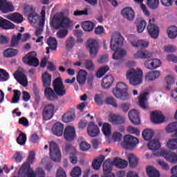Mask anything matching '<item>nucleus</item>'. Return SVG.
Returning a JSON list of instances; mask_svg holds the SVG:
<instances>
[{"label": "nucleus", "mask_w": 177, "mask_h": 177, "mask_svg": "<svg viewBox=\"0 0 177 177\" xmlns=\"http://www.w3.org/2000/svg\"><path fill=\"white\" fill-rule=\"evenodd\" d=\"M87 48L89 50L91 57L93 58L97 56V50L99 49V42L93 39H88L87 41Z\"/></svg>", "instance_id": "obj_10"}, {"label": "nucleus", "mask_w": 177, "mask_h": 177, "mask_svg": "<svg viewBox=\"0 0 177 177\" xmlns=\"http://www.w3.org/2000/svg\"><path fill=\"white\" fill-rule=\"evenodd\" d=\"M14 77L16 79L17 82L22 85V86H27L28 85V82L27 81V77H26V75L24 73L20 71H17L14 73Z\"/></svg>", "instance_id": "obj_21"}, {"label": "nucleus", "mask_w": 177, "mask_h": 177, "mask_svg": "<svg viewBox=\"0 0 177 177\" xmlns=\"http://www.w3.org/2000/svg\"><path fill=\"white\" fill-rule=\"evenodd\" d=\"M148 34L153 39H157L158 38V35L160 34V28L156 24H151V19H149V24L147 27Z\"/></svg>", "instance_id": "obj_13"}, {"label": "nucleus", "mask_w": 177, "mask_h": 177, "mask_svg": "<svg viewBox=\"0 0 177 177\" xmlns=\"http://www.w3.org/2000/svg\"><path fill=\"white\" fill-rule=\"evenodd\" d=\"M81 26L84 31L86 32H91L95 28V24L91 21H84L82 22Z\"/></svg>", "instance_id": "obj_31"}, {"label": "nucleus", "mask_w": 177, "mask_h": 177, "mask_svg": "<svg viewBox=\"0 0 177 177\" xmlns=\"http://www.w3.org/2000/svg\"><path fill=\"white\" fill-rule=\"evenodd\" d=\"M41 80L43 82V86L46 88L44 89V96L46 99L50 101L56 100V99H57L56 93L53 91V89H52V88L49 87L50 84H52V75L47 72H45L41 75Z\"/></svg>", "instance_id": "obj_3"}, {"label": "nucleus", "mask_w": 177, "mask_h": 177, "mask_svg": "<svg viewBox=\"0 0 177 177\" xmlns=\"http://www.w3.org/2000/svg\"><path fill=\"white\" fill-rule=\"evenodd\" d=\"M167 148L169 150L177 149V138L169 139L167 142Z\"/></svg>", "instance_id": "obj_49"}, {"label": "nucleus", "mask_w": 177, "mask_h": 177, "mask_svg": "<svg viewBox=\"0 0 177 177\" xmlns=\"http://www.w3.org/2000/svg\"><path fill=\"white\" fill-rule=\"evenodd\" d=\"M64 129V125L57 122L53 126L51 131L53 135H55V136H62V135H63Z\"/></svg>", "instance_id": "obj_28"}, {"label": "nucleus", "mask_w": 177, "mask_h": 177, "mask_svg": "<svg viewBox=\"0 0 177 177\" xmlns=\"http://www.w3.org/2000/svg\"><path fill=\"white\" fill-rule=\"evenodd\" d=\"M51 26L55 30H59L57 32V37L59 39L66 38L67 34H68V30L71 27V21L68 17L64 16V14L62 12L57 13L53 17L51 21Z\"/></svg>", "instance_id": "obj_1"}, {"label": "nucleus", "mask_w": 177, "mask_h": 177, "mask_svg": "<svg viewBox=\"0 0 177 177\" xmlns=\"http://www.w3.org/2000/svg\"><path fill=\"white\" fill-rule=\"evenodd\" d=\"M151 121L153 124L158 125L165 122V117L162 115L161 112L156 111L151 113Z\"/></svg>", "instance_id": "obj_17"}, {"label": "nucleus", "mask_w": 177, "mask_h": 177, "mask_svg": "<svg viewBox=\"0 0 177 177\" xmlns=\"http://www.w3.org/2000/svg\"><path fill=\"white\" fill-rule=\"evenodd\" d=\"M9 80V73L5 69L0 68V81L1 82H5Z\"/></svg>", "instance_id": "obj_57"}, {"label": "nucleus", "mask_w": 177, "mask_h": 177, "mask_svg": "<svg viewBox=\"0 0 177 177\" xmlns=\"http://www.w3.org/2000/svg\"><path fill=\"white\" fill-rule=\"evenodd\" d=\"M166 131L169 133H174L173 138H177V122L170 123L167 127Z\"/></svg>", "instance_id": "obj_36"}, {"label": "nucleus", "mask_w": 177, "mask_h": 177, "mask_svg": "<svg viewBox=\"0 0 177 177\" xmlns=\"http://www.w3.org/2000/svg\"><path fill=\"white\" fill-rule=\"evenodd\" d=\"M80 148L82 151H88L91 149V145L87 142L83 141L80 144Z\"/></svg>", "instance_id": "obj_61"}, {"label": "nucleus", "mask_w": 177, "mask_h": 177, "mask_svg": "<svg viewBox=\"0 0 177 177\" xmlns=\"http://www.w3.org/2000/svg\"><path fill=\"white\" fill-rule=\"evenodd\" d=\"M128 41H130L133 48H147L149 42L144 40H138V37L131 35L128 37Z\"/></svg>", "instance_id": "obj_11"}, {"label": "nucleus", "mask_w": 177, "mask_h": 177, "mask_svg": "<svg viewBox=\"0 0 177 177\" xmlns=\"http://www.w3.org/2000/svg\"><path fill=\"white\" fill-rule=\"evenodd\" d=\"M26 142H27V135L24 133H19L18 138H17V143L20 146H24V145H26Z\"/></svg>", "instance_id": "obj_51"}, {"label": "nucleus", "mask_w": 177, "mask_h": 177, "mask_svg": "<svg viewBox=\"0 0 177 177\" xmlns=\"http://www.w3.org/2000/svg\"><path fill=\"white\" fill-rule=\"evenodd\" d=\"M35 56H37V53L31 51L22 58V61L24 64H28L31 67H38L39 66V60Z\"/></svg>", "instance_id": "obj_9"}, {"label": "nucleus", "mask_w": 177, "mask_h": 177, "mask_svg": "<svg viewBox=\"0 0 177 177\" xmlns=\"http://www.w3.org/2000/svg\"><path fill=\"white\" fill-rule=\"evenodd\" d=\"M128 115L129 120L133 125H140V117L138 110L133 109L129 111Z\"/></svg>", "instance_id": "obj_22"}, {"label": "nucleus", "mask_w": 177, "mask_h": 177, "mask_svg": "<svg viewBox=\"0 0 177 177\" xmlns=\"http://www.w3.org/2000/svg\"><path fill=\"white\" fill-rule=\"evenodd\" d=\"M24 9L26 13H29L28 15V20H29L30 24L34 23V20H37V19H38L39 16L35 13V8H34V6L26 5Z\"/></svg>", "instance_id": "obj_14"}, {"label": "nucleus", "mask_w": 177, "mask_h": 177, "mask_svg": "<svg viewBox=\"0 0 177 177\" xmlns=\"http://www.w3.org/2000/svg\"><path fill=\"white\" fill-rule=\"evenodd\" d=\"M123 44L124 37L121 35V33L115 32L112 35L110 42L111 50H115L113 55V59L114 60H120V59H122L127 55V51L124 49H120Z\"/></svg>", "instance_id": "obj_2"}, {"label": "nucleus", "mask_w": 177, "mask_h": 177, "mask_svg": "<svg viewBox=\"0 0 177 177\" xmlns=\"http://www.w3.org/2000/svg\"><path fill=\"white\" fill-rule=\"evenodd\" d=\"M75 129L73 126H68L64 131V138L66 142H73L75 138Z\"/></svg>", "instance_id": "obj_15"}, {"label": "nucleus", "mask_w": 177, "mask_h": 177, "mask_svg": "<svg viewBox=\"0 0 177 177\" xmlns=\"http://www.w3.org/2000/svg\"><path fill=\"white\" fill-rule=\"evenodd\" d=\"M94 100L98 106H103V94H95Z\"/></svg>", "instance_id": "obj_60"}, {"label": "nucleus", "mask_w": 177, "mask_h": 177, "mask_svg": "<svg viewBox=\"0 0 177 177\" xmlns=\"http://www.w3.org/2000/svg\"><path fill=\"white\" fill-rule=\"evenodd\" d=\"M32 170L30 163L26 162L21 165L18 171V177H26L27 175Z\"/></svg>", "instance_id": "obj_25"}, {"label": "nucleus", "mask_w": 177, "mask_h": 177, "mask_svg": "<svg viewBox=\"0 0 177 177\" xmlns=\"http://www.w3.org/2000/svg\"><path fill=\"white\" fill-rule=\"evenodd\" d=\"M162 157H164L167 161L171 162V164H176L177 162V154L174 152H169L167 150H162L160 152Z\"/></svg>", "instance_id": "obj_19"}, {"label": "nucleus", "mask_w": 177, "mask_h": 177, "mask_svg": "<svg viewBox=\"0 0 177 177\" xmlns=\"http://www.w3.org/2000/svg\"><path fill=\"white\" fill-rule=\"evenodd\" d=\"M128 89V86L125 83L118 82L113 89V94L119 100H128L129 99Z\"/></svg>", "instance_id": "obj_5"}, {"label": "nucleus", "mask_w": 177, "mask_h": 177, "mask_svg": "<svg viewBox=\"0 0 177 177\" xmlns=\"http://www.w3.org/2000/svg\"><path fill=\"white\" fill-rule=\"evenodd\" d=\"M147 95H149V93L147 92H145L140 95L138 104L142 109H147V106H146V103H147Z\"/></svg>", "instance_id": "obj_33"}, {"label": "nucleus", "mask_w": 177, "mask_h": 177, "mask_svg": "<svg viewBox=\"0 0 177 177\" xmlns=\"http://www.w3.org/2000/svg\"><path fill=\"white\" fill-rule=\"evenodd\" d=\"M147 174L149 177H160V171L153 166L147 167Z\"/></svg>", "instance_id": "obj_40"}, {"label": "nucleus", "mask_w": 177, "mask_h": 177, "mask_svg": "<svg viewBox=\"0 0 177 177\" xmlns=\"http://www.w3.org/2000/svg\"><path fill=\"white\" fill-rule=\"evenodd\" d=\"M105 103L108 106H112L115 109L118 107V104H117V100L114 99L113 97H107L105 98Z\"/></svg>", "instance_id": "obj_52"}, {"label": "nucleus", "mask_w": 177, "mask_h": 177, "mask_svg": "<svg viewBox=\"0 0 177 177\" xmlns=\"http://www.w3.org/2000/svg\"><path fill=\"white\" fill-rule=\"evenodd\" d=\"M109 122H111L113 125H121L125 124V118L117 114H110L109 115Z\"/></svg>", "instance_id": "obj_18"}, {"label": "nucleus", "mask_w": 177, "mask_h": 177, "mask_svg": "<svg viewBox=\"0 0 177 177\" xmlns=\"http://www.w3.org/2000/svg\"><path fill=\"white\" fill-rule=\"evenodd\" d=\"M7 19L11 21H13L14 23H17L18 24L23 23V15L19 12L12 13L8 15Z\"/></svg>", "instance_id": "obj_30"}, {"label": "nucleus", "mask_w": 177, "mask_h": 177, "mask_svg": "<svg viewBox=\"0 0 177 177\" xmlns=\"http://www.w3.org/2000/svg\"><path fill=\"white\" fill-rule=\"evenodd\" d=\"M161 75V73L158 71H153L147 73L145 75V80L147 81H154V80L158 78Z\"/></svg>", "instance_id": "obj_35"}, {"label": "nucleus", "mask_w": 177, "mask_h": 177, "mask_svg": "<svg viewBox=\"0 0 177 177\" xmlns=\"http://www.w3.org/2000/svg\"><path fill=\"white\" fill-rule=\"evenodd\" d=\"M146 26H147V22L145 20H141L137 24V31L138 32H143L145 31V28H146Z\"/></svg>", "instance_id": "obj_55"}, {"label": "nucleus", "mask_w": 177, "mask_h": 177, "mask_svg": "<svg viewBox=\"0 0 177 177\" xmlns=\"http://www.w3.org/2000/svg\"><path fill=\"white\" fill-rule=\"evenodd\" d=\"M102 131L105 136H110L111 135V124L107 122L103 123Z\"/></svg>", "instance_id": "obj_46"}, {"label": "nucleus", "mask_w": 177, "mask_h": 177, "mask_svg": "<svg viewBox=\"0 0 177 177\" xmlns=\"http://www.w3.org/2000/svg\"><path fill=\"white\" fill-rule=\"evenodd\" d=\"M53 88L55 95L59 96L60 97L66 95L67 93V90L66 89V86L63 84V81L62 80V77H57L53 82Z\"/></svg>", "instance_id": "obj_6"}, {"label": "nucleus", "mask_w": 177, "mask_h": 177, "mask_svg": "<svg viewBox=\"0 0 177 177\" xmlns=\"http://www.w3.org/2000/svg\"><path fill=\"white\" fill-rule=\"evenodd\" d=\"M138 143H139V139H138L136 137H133L131 135H126L124 137L122 146L125 150H131V149H133V147H135Z\"/></svg>", "instance_id": "obj_8"}, {"label": "nucleus", "mask_w": 177, "mask_h": 177, "mask_svg": "<svg viewBox=\"0 0 177 177\" xmlns=\"http://www.w3.org/2000/svg\"><path fill=\"white\" fill-rule=\"evenodd\" d=\"M127 157L129 162V166L131 168L136 167L139 162V160H138V158H136V156H135L133 153H131V154H129Z\"/></svg>", "instance_id": "obj_39"}, {"label": "nucleus", "mask_w": 177, "mask_h": 177, "mask_svg": "<svg viewBox=\"0 0 177 177\" xmlns=\"http://www.w3.org/2000/svg\"><path fill=\"white\" fill-rule=\"evenodd\" d=\"M113 164L118 168H127L128 167V162L119 158H115L113 159Z\"/></svg>", "instance_id": "obj_37"}, {"label": "nucleus", "mask_w": 177, "mask_h": 177, "mask_svg": "<svg viewBox=\"0 0 177 177\" xmlns=\"http://www.w3.org/2000/svg\"><path fill=\"white\" fill-rule=\"evenodd\" d=\"M21 37H22V35L20 32H19L17 35H14L11 39L10 47L17 48V46H19V41L21 39Z\"/></svg>", "instance_id": "obj_42"}, {"label": "nucleus", "mask_w": 177, "mask_h": 177, "mask_svg": "<svg viewBox=\"0 0 177 177\" xmlns=\"http://www.w3.org/2000/svg\"><path fill=\"white\" fill-rule=\"evenodd\" d=\"M19 54V50L15 48H7L3 52L4 57H15V56H17Z\"/></svg>", "instance_id": "obj_38"}, {"label": "nucleus", "mask_w": 177, "mask_h": 177, "mask_svg": "<svg viewBox=\"0 0 177 177\" xmlns=\"http://www.w3.org/2000/svg\"><path fill=\"white\" fill-rule=\"evenodd\" d=\"M56 177H67V175L66 174V171H64V169H63V168L59 167L57 170Z\"/></svg>", "instance_id": "obj_64"}, {"label": "nucleus", "mask_w": 177, "mask_h": 177, "mask_svg": "<svg viewBox=\"0 0 177 177\" xmlns=\"http://www.w3.org/2000/svg\"><path fill=\"white\" fill-rule=\"evenodd\" d=\"M13 92L14 95L12 97V103H19V101L20 100V96L21 95V93L19 90H14Z\"/></svg>", "instance_id": "obj_58"}, {"label": "nucleus", "mask_w": 177, "mask_h": 177, "mask_svg": "<svg viewBox=\"0 0 177 177\" xmlns=\"http://www.w3.org/2000/svg\"><path fill=\"white\" fill-rule=\"evenodd\" d=\"M0 27L3 30H13L15 26L13 23L8 19H5L3 17H0Z\"/></svg>", "instance_id": "obj_29"}, {"label": "nucleus", "mask_w": 177, "mask_h": 177, "mask_svg": "<svg viewBox=\"0 0 177 177\" xmlns=\"http://www.w3.org/2000/svg\"><path fill=\"white\" fill-rule=\"evenodd\" d=\"M88 73L84 70H80L77 75V81L80 85H84L86 81V75Z\"/></svg>", "instance_id": "obj_32"}, {"label": "nucleus", "mask_w": 177, "mask_h": 177, "mask_svg": "<svg viewBox=\"0 0 177 177\" xmlns=\"http://www.w3.org/2000/svg\"><path fill=\"white\" fill-rule=\"evenodd\" d=\"M74 118H75L74 113H73L72 111H68L63 115L62 121L63 122H65V124H67L68 122H73Z\"/></svg>", "instance_id": "obj_41"}, {"label": "nucleus", "mask_w": 177, "mask_h": 177, "mask_svg": "<svg viewBox=\"0 0 177 177\" xmlns=\"http://www.w3.org/2000/svg\"><path fill=\"white\" fill-rule=\"evenodd\" d=\"M167 35L171 39H175L177 37V27L175 26H170L167 29Z\"/></svg>", "instance_id": "obj_44"}, {"label": "nucleus", "mask_w": 177, "mask_h": 177, "mask_svg": "<svg viewBox=\"0 0 177 177\" xmlns=\"http://www.w3.org/2000/svg\"><path fill=\"white\" fill-rule=\"evenodd\" d=\"M87 133L90 138H96V136H99L100 130L97 125L95 124V122H90L87 126Z\"/></svg>", "instance_id": "obj_16"}, {"label": "nucleus", "mask_w": 177, "mask_h": 177, "mask_svg": "<svg viewBox=\"0 0 177 177\" xmlns=\"http://www.w3.org/2000/svg\"><path fill=\"white\" fill-rule=\"evenodd\" d=\"M94 32L96 35H103L104 34V28L102 26H98L95 28Z\"/></svg>", "instance_id": "obj_63"}, {"label": "nucleus", "mask_w": 177, "mask_h": 177, "mask_svg": "<svg viewBox=\"0 0 177 177\" xmlns=\"http://www.w3.org/2000/svg\"><path fill=\"white\" fill-rule=\"evenodd\" d=\"M148 147H149V150L156 151L161 147V142H160V140H152L149 142Z\"/></svg>", "instance_id": "obj_34"}, {"label": "nucleus", "mask_w": 177, "mask_h": 177, "mask_svg": "<svg viewBox=\"0 0 177 177\" xmlns=\"http://www.w3.org/2000/svg\"><path fill=\"white\" fill-rule=\"evenodd\" d=\"M142 138L145 140H150L154 136V131L153 130L147 129L142 131Z\"/></svg>", "instance_id": "obj_47"}, {"label": "nucleus", "mask_w": 177, "mask_h": 177, "mask_svg": "<svg viewBox=\"0 0 177 177\" xmlns=\"http://www.w3.org/2000/svg\"><path fill=\"white\" fill-rule=\"evenodd\" d=\"M147 6L149 9L156 10V9H158V6H160V0H147Z\"/></svg>", "instance_id": "obj_50"}, {"label": "nucleus", "mask_w": 177, "mask_h": 177, "mask_svg": "<svg viewBox=\"0 0 177 177\" xmlns=\"http://www.w3.org/2000/svg\"><path fill=\"white\" fill-rule=\"evenodd\" d=\"M152 54L147 50L140 49L138 50L134 55V59H150L151 57Z\"/></svg>", "instance_id": "obj_26"}, {"label": "nucleus", "mask_w": 177, "mask_h": 177, "mask_svg": "<svg viewBox=\"0 0 177 177\" xmlns=\"http://www.w3.org/2000/svg\"><path fill=\"white\" fill-rule=\"evenodd\" d=\"M121 15L124 19H127L129 21H132L135 19V11H133L131 7H126L121 11Z\"/></svg>", "instance_id": "obj_24"}, {"label": "nucleus", "mask_w": 177, "mask_h": 177, "mask_svg": "<svg viewBox=\"0 0 177 177\" xmlns=\"http://www.w3.org/2000/svg\"><path fill=\"white\" fill-rule=\"evenodd\" d=\"M126 77L131 85L138 86L142 82L143 71L141 69H130L127 71Z\"/></svg>", "instance_id": "obj_4"}, {"label": "nucleus", "mask_w": 177, "mask_h": 177, "mask_svg": "<svg viewBox=\"0 0 177 177\" xmlns=\"http://www.w3.org/2000/svg\"><path fill=\"white\" fill-rule=\"evenodd\" d=\"M109 70H110V68H109V66H104L100 68L97 71L96 74L97 78H102V77H103V75H104V74H106V73H107V71H109Z\"/></svg>", "instance_id": "obj_56"}, {"label": "nucleus", "mask_w": 177, "mask_h": 177, "mask_svg": "<svg viewBox=\"0 0 177 177\" xmlns=\"http://www.w3.org/2000/svg\"><path fill=\"white\" fill-rule=\"evenodd\" d=\"M50 157L53 161L59 162L62 160V152L57 144L53 141L50 142Z\"/></svg>", "instance_id": "obj_7"}, {"label": "nucleus", "mask_w": 177, "mask_h": 177, "mask_svg": "<svg viewBox=\"0 0 177 177\" xmlns=\"http://www.w3.org/2000/svg\"><path fill=\"white\" fill-rule=\"evenodd\" d=\"M47 45H48L51 50H56V49H57V41H56V38H48L47 40Z\"/></svg>", "instance_id": "obj_48"}, {"label": "nucleus", "mask_w": 177, "mask_h": 177, "mask_svg": "<svg viewBox=\"0 0 177 177\" xmlns=\"http://www.w3.org/2000/svg\"><path fill=\"white\" fill-rule=\"evenodd\" d=\"M65 153L68 154V156H73L74 154H76L77 150L75 148L71 145H68L65 147Z\"/></svg>", "instance_id": "obj_54"}, {"label": "nucleus", "mask_w": 177, "mask_h": 177, "mask_svg": "<svg viewBox=\"0 0 177 177\" xmlns=\"http://www.w3.org/2000/svg\"><path fill=\"white\" fill-rule=\"evenodd\" d=\"M0 10L2 13H9L15 10V7L12 2L6 0H0Z\"/></svg>", "instance_id": "obj_20"}, {"label": "nucleus", "mask_w": 177, "mask_h": 177, "mask_svg": "<svg viewBox=\"0 0 177 177\" xmlns=\"http://www.w3.org/2000/svg\"><path fill=\"white\" fill-rule=\"evenodd\" d=\"M42 115L44 121L52 120L55 115V106L52 104L46 105L43 110Z\"/></svg>", "instance_id": "obj_12"}, {"label": "nucleus", "mask_w": 177, "mask_h": 177, "mask_svg": "<svg viewBox=\"0 0 177 177\" xmlns=\"http://www.w3.org/2000/svg\"><path fill=\"white\" fill-rule=\"evenodd\" d=\"M73 46H74V38L69 37L66 41V49H73Z\"/></svg>", "instance_id": "obj_62"}, {"label": "nucleus", "mask_w": 177, "mask_h": 177, "mask_svg": "<svg viewBox=\"0 0 177 177\" xmlns=\"http://www.w3.org/2000/svg\"><path fill=\"white\" fill-rule=\"evenodd\" d=\"M145 67L148 68V70H156V68H158L161 66V61L158 59H149L145 61L144 63Z\"/></svg>", "instance_id": "obj_23"}, {"label": "nucleus", "mask_w": 177, "mask_h": 177, "mask_svg": "<svg viewBox=\"0 0 177 177\" xmlns=\"http://www.w3.org/2000/svg\"><path fill=\"white\" fill-rule=\"evenodd\" d=\"M114 82V77L107 75L102 79V86L104 89H110Z\"/></svg>", "instance_id": "obj_27"}, {"label": "nucleus", "mask_w": 177, "mask_h": 177, "mask_svg": "<svg viewBox=\"0 0 177 177\" xmlns=\"http://www.w3.org/2000/svg\"><path fill=\"white\" fill-rule=\"evenodd\" d=\"M165 81L167 85L166 86V89L167 91H170L171 85H174V84H175V78H174V77L171 75H167L165 77Z\"/></svg>", "instance_id": "obj_53"}, {"label": "nucleus", "mask_w": 177, "mask_h": 177, "mask_svg": "<svg viewBox=\"0 0 177 177\" xmlns=\"http://www.w3.org/2000/svg\"><path fill=\"white\" fill-rule=\"evenodd\" d=\"M71 177H80L81 176V167H75L73 169L72 171L71 172Z\"/></svg>", "instance_id": "obj_59"}, {"label": "nucleus", "mask_w": 177, "mask_h": 177, "mask_svg": "<svg viewBox=\"0 0 177 177\" xmlns=\"http://www.w3.org/2000/svg\"><path fill=\"white\" fill-rule=\"evenodd\" d=\"M113 165L110 162V159L106 160L102 165L104 174H110L112 171Z\"/></svg>", "instance_id": "obj_43"}, {"label": "nucleus", "mask_w": 177, "mask_h": 177, "mask_svg": "<svg viewBox=\"0 0 177 177\" xmlns=\"http://www.w3.org/2000/svg\"><path fill=\"white\" fill-rule=\"evenodd\" d=\"M103 161H104V156H101L97 159H95L94 161H93L92 167L93 169L97 170L99 168H100Z\"/></svg>", "instance_id": "obj_45"}]
</instances>
